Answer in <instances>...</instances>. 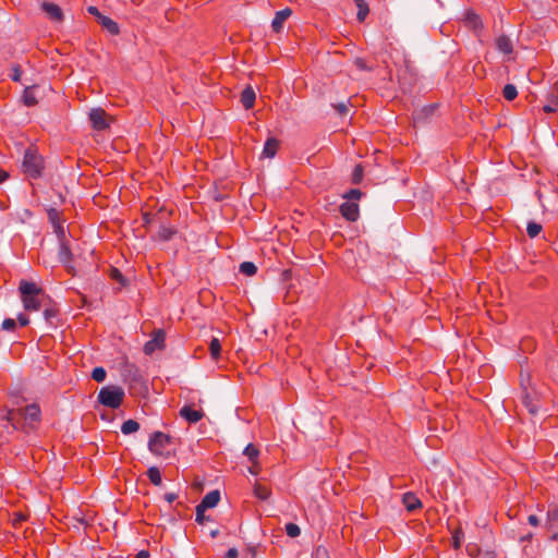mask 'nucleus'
Masks as SVG:
<instances>
[{
    "instance_id": "864d4df0",
    "label": "nucleus",
    "mask_w": 558,
    "mask_h": 558,
    "mask_svg": "<svg viewBox=\"0 0 558 558\" xmlns=\"http://www.w3.org/2000/svg\"><path fill=\"white\" fill-rule=\"evenodd\" d=\"M527 521L533 526H537L539 524V519L535 514H530Z\"/></svg>"
},
{
    "instance_id": "1a4fd4ad",
    "label": "nucleus",
    "mask_w": 558,
    "mask_h": 558,
    "mask_svg": "<svg viewBox=\"0 0 558 558\" xmlns=\"http://www.w3.org/2000/svg\"><path fill=\"white\" fill-rule=\"evenodd\" d=\"M340 214L348 221H356L360 217L359 205L354 202H344L339 207Z\"/></svg>"
},
{
    "instance_id": "e2e57ef3",
    "label": "nucleus",
    "mask_w": 558,
    "mask_h": 558,
    "mask_svg": "<svg viewBox=\"0 0 558 558\" xmlns=\"http://www.w3.org/2000/svg\"><path fill=\"white\" fill-rule=\"evenodd\" d=\"M218 534H219V531H218V530H213V531H210V536H211L213 538L217 537V536H218Z\"/></svg>"
},
{
    "instance_id": "a18cd8bd",
    "label": "nucleus",
    "mask_w": 558,
    "mask_h": 558,
    "mask_svg": "<svg viewBox=\"0 0 558 558\" xmlns=\"http://www.w3.org/2000/svg\"><path fill=\"white\" fill-rule=\"evenodd\" d=\"M523 402L525 407L529 409L530 413L535 414L537 412V408L534 404H532L531 398L527 392L523 396Z\"/></svg>"
},
{
    "instance_id": "b1692460",
    "label": "nucleus",
    "mask_w": 558,
    "mask_h": 558,
    "mask_svg": "<svg viewBox=\"0 0 558 558\" xmlns=\"http://www.w3.org/2000/svg\"><path fill=\"white\" fill-rule=\"evenodd\" d=\"M254 495L256 498L260 499V500H268V498L270 497L271 495V492L268 487L259 484V483H255L254 485Z\"/></svg>"
},
{
    "instance_id": "c756f323",
    "label": "nucleus",
    "mask_w": 558,
    "mask_h": 558,
    "mask_svg": "<svg viewBox=\"0 0 558 558\" xmlns=\"http://www.w3.org/2000/svg\"><path fill=\"white\" fill-rule=\"evenodd\" d=\"M239 270L245 276H254L257 272V267L252 262H243L240 264Z\"/></svg>"
},
{
    "instance_id": "bf43d9fd",
    "label": "nucleus",
    "mask_w": 558,
    "mask_h": 558,
    "mask_svg": "<svg viewBox=\"0 0 558 558\" xmlns=\"http://www.w3.org/2000/svg\"><path fill=\"white\" fill-rule=\"evenodd\" d=\"M8 177V173L0 168V183H2Z\"/></svg>"
},
{
    "instance_id": "a878e982",
    "label": "nucleus",
    "mask_w": 558,
    "mask_h": 558,
    "mask_svg": "<svg viewBox=\"0 0 558 558\" xmlns=\"http://www.w3.org/2000/svg\"><path fill=\"white\" fill-rule=\"evenodd\" d=\"M548 529L555 530L558 527V506L550 508L547 512Z\"/></svg>"
},
{
    "instance_id": "680f3d73",
    "label": "nucleus",
    "mask_w": 558,
    "mask_h": 558,
    "mask_svg": "<svg viewBox=\"0 0 558 558\" xmlns=\"http://www.w3.org/2000/svg\"><path fill=\"white\" fill-rule=\"evenodd\" d=\"M353 2L355 3L356 7H360L364 3H366L365 0H353Z\"/></svg>"
},
{
    "instance_id": "393cba45",
    "label": "nucleus",
    "mask_w": 558,
    "mask_h": 558,
    "mask_svg": "<svg viewBox=\"0 0 558 558\" xmlns=\"http://www.w3.org/2000/svg\"><path fill=\"white\" fill-rule=\"evenodd\" d=\"M243 454L245 457H247L248 461H251L254 465L257 464V458L259 456V450L253 444H248L244 448Z\"/></svg>"
},
{
    "instance_id": "6ab92c4d",
    "label": "nucleus",
    "mask_w": 558,
    "mask_h": 558,
    "mask_svg": "<svg viewBox=\"0 0 558 558\" xmlns=\"http://www.w3.org/2000/svg\"><path fill=\"white\" fill-rule=\"evenodd\" d=\"M98 23L106 29L108 31L111 35H117L119 34L120 32V28H119V25L117 22H114L112 19H110L109 16H106V15H102L99 20H98Z\"/></svg>"
},
{
    "instance_id": "9b49d317",
    "label": "nucleus",
    "mask_w": 558,
    "mask_h": 558,
    "mask_svg": "<svg viewBox=\"0 0 558 558\" xmlns=\"http://www.w3.org/2000/svg\"><path fill=\"white\" fill-rule=\"evenodd\" d=\"M180 416L187 421L190 424H195L202 420L204 413L202 411L194 410L190 405H184L180 410Z\"/></svg>"
},
{
    "instance_id": "7ed1b4c3",
    "label": "nucleus",
    "mask_w": 558,
    "mask_h": 558,
    "mask_svg": "<svg viewBox=\"0 0 558 558\" xmlns=\"http://www.w3.org/2000/svg\"><path fill=\"white\" fill-rule=\"evenodd\" d=\"M122 376L125 383L129 384L131 389H136L140 392L147 390L143 375L140 369L133 364H126L123 368Z\"/></svg>"
},
{
    "instance_id": "79ce46f5",
    "label": "nucleus",
    "mask_w": 558,
    "mask_h": 558,
    "mask_svg": "<svg viewBox=\"0 0 558 558\" xmlns=\"http://www.w3.org/2000/svg\"><path fill=\"white\" fill-rule=\"evenodd\" d=\"M3 420H5L14 429L20 428V423L15 420L13 410H9Z\"/></svg>"
},
{
    "instance_id": "72a5a7b5",
    "label": "nucleus",
    "mask_w": 558,
    "mask_h": 558,
    "mask_svg": "<svg viewBox=\"0 0 558 558\" xmlns=\"http://www.w3.org/2000/svg\"><path fill=\"white\" fill-rule=\"evenodd\" d=\"M364 177V169L362 165H356L354 167V170L352 172V183L353 184H360Z\"/></svg>"
},
{
    "instance_id": "2f4dec72",
    "label": "nucleus",
    "mask_w": 558,
    "mask_h": 558,
    "mask_svg": "<svg viewBox=\"0 0 558 558\" xmlns=\"http://www.w3.org/2000/svg\"><path fill=\"white\" fill-rule=\"evenodd\" d=\"M209 351L213 359L217 360L220 356L221 344L217 338H213L209 343Z\"/></svg>"
},
{
    "instance_id": "a211bd4d",
    "label": "nucleus",
    "mask_w": 558,
    "mask_h": 558,
    "mask_svg": "<svg viewBox=\"0 0 558 558\" xmlns=\"http://www.w3.org/2000/svg\"><path fill=\"white\" fill-rule=\"evenodd\" d=\"M496 47L505 54H510L513 51L512 40L507 35H501L496 39Z\"/></svg>"
},
{
    "instance_id": "20e7f679",
    "label": "nucleus",
    "mask_w": 558,
    "mask_h": 558,
    "mask_svg": "<svg viewBox=\"0 0 558 558\" xmlns=\"http://www.w3.org/2000/svg\"><path fill=\"white\" fill-rule=\"evenodd\" d=\"M171 437L162 432H155L148 440V449L153 454L161 456L163 449L170 444Z\"/></svg>"
},
{
    "instance_id": "a19ab883",
    "label": "nucleus",
    "mask_w": 558,
    "mask_h": 558,
    "mask_svg": "<svg viewBox=\"0 0 558 558\" xmlns=\"http://www.w3.org/2000/svg\"><path fill=\"white\" fill-rule=\"evenodd\" d=\"M110 277H111V279H113V280H116V281L120 282L122 286H125V284H126V280H125V278H124V276H123V275H122V272H121L119 269H117V268H112V269L110 270Z\"/></svg>"
},
{
    "instance_id": "5fc2aeb1",
    "label": "nucleus",
    "mask_w": 558,
    "mask_h": 558,
    "mask_svg": "<svg viewBox=\"0 0 558 558\" xmlns=\"http://www.w3.org/2000/svg\"><path fill=\"white\" fill-rule=\"evenodd\" d=\"M238 556H239V553H238L236 548H229L226 554V558H238Z\"/></svg>"
},
{
    "instance_id": "49530a36",
    "label": "nucleus",
    "mask_w": 558,
    "mask_h": 558,
    "mask_svg": "<svg viewBox=\"0 0 558 558\" xmlns=\"http://www.w3.org/2000/svg\"><path fill=\"white\" fill-rule=\"evenodd\" d=\"M333 108L337 110V112L340 116H345L349 111V107L345 102H339V104L335 105Z\"/></svg>"
},
{
    "instance_id": "09e8293b",
    "label": "nucleus",
    "mask_w": 558,
    "mask_h": 558,
    "mask_svg": "<svg viewBox=\"0 0 558 558\" xmlns=\"http://www.w3.org/2000/svg\"><path fill=\"white\" fill-rule=\"evenodd\" d=\"M87 12L89 14L96 16L97 20H99L102 16V14L99 12V10L96 7H94V5L88 7L87 8Z\"/></svg>"
},
{
    "instance_id": "f257e3e1",
    "label": "nucleus",
    "mask_w": 558,
    "mask_h": 558,
    "mask_svg": "<svg viewBox=\"0 0 558 558\" xmlns=\"http://www.w3.org/2000/svg\"><path fill=\"white\" fill-rule=\"evenodd\" d=\"M124 398V390L120 386H105L102 387L97 396V400L100 404L110 409H118L121 407Z\"/></svg>"
},
{
    "instance_id": "4468645a",
    "label": "nucleus",
    "mask_w": 558,
    "mask_h": 558,
    "mask_svg": "<svg viewBox=\"0 0 558 558\" xmlns=\"http://www.w3.org/2000/svg\"><path fill=\"white\" fill-rule=\"evenodd\" d=\"M178 233L177 228L170 227L167 225H160L158 232L153 236L154 240H158L161 242H168L172 240V238Z\"/></svg>"
},
{
    "instance_id": "ea45409f",
    "label": "nucleus",
    "mask_w": 558,
    "mask_h": 558,
    "mask_svg": "<svg viewBox=\"0 0 558 558\" xmlns=\"http://www.w3.org/2000/svg\"><path fill=\"white\" fill-rule=\"evenodd\" d=\"M363 193L359 189H351L349 190L344 195L343 198L348 199L350 202L351 199H360L362 197Z\"/></svg>"
},
{
    "instance_id": "3c124183",
    "label": "nucleus",
    "mask_w": 558,
    "mask_h": 558,
    "mask_svg": "<svg viewBox=\"0 0 558 558\" xmlns=\"http://www.w3.org/2000/svg\"><path fill=\"white\" fill-rule=\"evenodd\" d=\"M461 533L460 532H456L454 535H453V546L454 548H459L460 545H461Z\"/></svg>"
},
{
    "instance_id": "5701e85b",
    "label": "nucleus",
    "mask_w": 558,
    "mask_h": 558,
    "mask_svg": "<svg viewBox=\"0 0 558 558\" xmlns=\"http://www.w3.org/2000/svg\"><path fill=\"white\" fill-rule=\"evenodd\" d=\"M22 101L27 107H33L37 104V99L34 95L33 87H31V86L25 87L24 93L22 95Z\"/></svg>"
},
{
    "instance_id": "4c0bfd02",
    "label": "nucleus",
    "mask_w": 558,
    "mask_h": 558,
    "mask_svg": "<svg viewBox=\"0 0 558 558\" xmlns=\"http://www.w3.org/2000/svg\"><path fill=\"white\" fill-rule=\"evenodd\" d=\"M57 316H58V310H56L53 307H49L44 311L45 320L47 323H49L50 325L53 324V318H56Z\"/></svg>"
},
{
    "instance_id": "ddd939ff",
    "label": "nucleus",
    "mask_w": 558,
    "mask_h": 558,
    "mask_svg": "<svg viewBox=\"0 0 558 558\" xmlns=\"http://www.w3.org/2000/svg\"><path fill=\"white\" fill-rule=\"evenodd\" d=\"M292 14V10L289 8H284L280 11H277L275 17L271 22V27L276 33H279L282 27L284 21Z\"/></svg>"
},
{
    "instance_id": "69168bd1",
    "label": "nucleus",
    "mask_w": 558,
    "mask_h": 558,
    "mask_svg": "<svg viewBox=\"0 0 558 558\" xmlns=\"http://www.w3.org/2000/svg\"><path fill=\"white\" fill-rule=\"evenodd\" d=\"M551 539L553 541H558V533H554V535L551 536Z\"/></svg>"
},
{
    "instance_id": "f8f14e48",
    "label": "nucleus",
    "mask_w": 558,
    "mask_h": 558,
    "mask_svg": "<svg viewBox=\"0 0 558 558\" xmlns=\"http://www.w3.org/2000/svg\"><path fill=\"white\" fill-rule=\"evenodd\" d=\"M219 500H220V492L215 489V490L207 493L197 506H199L202 509L207 510V509L215 508L218 505Z\"/></svg>"
},
{
    "instance_id": "bb28decb",
    "label": "nucleus",
    "mask_w": 558,
    "mask_h": 558,
    "mask_svg": "<svg viewBox=\"0 0 558 558\" xmlns=\"http://www.w3.org/2000/svg\"><path fill=\"white\" fill-rule=\"evenodd\" d=\"M435 108H436V106L430 105V106H426V107L422 108L421 110L416 111L413 117L414 122L423 121L425 118L433 114Z\"/></svg>"
},
{
    "instance_id": "aec40b11",
    "label": "nucleus",
    "mask_w": 558,
    "mask_h": 558,
    "mask_svg": "<svg viewBox=\"0 0 558 558\" xmlns=\"http://www.w3.org/2000/svg\"><path fill=\"white\" fill-rule=\"evenodd\" d=\"M403 504L409 511H414L422 507L421 500L412 493L404 494Z\"/></svg>"
},
{
    "instance_id": "4be33fe9",
    "label": "nucleus",
    "mask_w": 558,
    "mask_h": 558,
    "mask_svg": "<svg viewBox=\"0 0 558 558\" xmlns=\"http://www.w3.org/2000/svg\"><path fill=\"white\" fill-rule=\"evenodd\" d=\"M140 423L135 420H128L121 425V432L123 435H130L136 433L140 429Z\"/></svg>"
},
{
    "instance_id": "c03bdc74",
    "label": "nucleus",
    "mask_w": 558,
    "mask_h": 558,
    "mask_svg": "<svg viewBox=\"0 0 558 558\" xmlns=\"http://www.w3.org/2000/svg\"><path fill=\"white\" fill-rule=\"evenodd\" d=\"M22 76V70L19 64L12 65V73L10 74V77L14 82H20Z\"/></svg>"
},
{
    "instance_id": "f03ea898",
    "label": "nucleus",
    "mask_w": 558,
    "mask_h": 558,
    "mask_svg": "<svg viewBox=\"0 0 558 558\" xmlns=\"http://www.w3.org/2000/svg\"><path fill=\"white\" fill-rule=\"evenodd\" d=\"M22 167L28 178L38 179L43 173L44 160L35 150L28 148L24 153Z\"/></svg>"
},
{
    "instance_id": "412c9836",
    "label": "nucleus",
    "mask_w": 558,
    "mask_h": 558,
    "mask_svg": "<svg viewBox=\"0 0 558 558\" xmlns=\"http://www.w3.org/2000/svg\"><path fill=\"white\" fill-rule=\"evenodd\" d=\"M43 300H44V298H41V296H28V298L22 299L24 308L26 311H38L41 306Z\"/></svg>"
},
{
    "instance_id": "de8ad7c7",
    "label": "nucleus",
    "mask_w": 558,
    "mask_h": 558,
    "mask_svg": "<svg viewBox=\"0 0 558 558\" xmlns=\"http://www.w3.org/2000/svg\"><path fill=\"white\" fill-rule=\"evenodd\" d=\"M17 323L20 324L21 327H25L29 324V318L25 314L20 313L17 315Z\"/></svg>"
},
{
    "instance_id": "7c9ffc66",
    "label": "nucleus",
    "mask_w": 558,
    "mask_h": 558,
    "mask_svg": "<svg viewBox=\"0 0 558 558\" xmlns=\"http://www.w3.org/2000/svg\"><path fill=\"white\" fill-rule=\"evenodd\" d=\"M542 229L543 228L539 223L530 221L526 226V233L531 239H534L541 233Z\"/></svg>"
},
{
    "instance_id": "37998d69",
    "label": "nucleus",
    "mask_w": 558,
    "mask_h": 558,
    "mask_svg": "<svg viewBox=\"0 0 558 558\" xmlns=\"http://www.w3.org/2000/svg\"><path fill=\"white\" fill-rule=\"evenodd\" d=\"M548 100L558 107V82L551 87L548 94Z\"/></svg>"
},
{
    "instance_id": "c85d7f7f",
    "label": "nucleus",
    "mask_w": 558,
    "mask_h": 558,
    "mask_svg": "<svg viewBox=\"0 0 558 558\" xmlns=\"http://www.w3.org/2000/svg\"><path fill=\"white\" fill-rule=\"evenodd\" d=\"M502 96L506 100L512 101L518 96V89L513 84H507L504 86Z\"/></svg>"
},
{
    "instance_id": "603ef678",
    "label": "nucleus",
    "mask_w": 558,
    "mask_h": 558,
    "mask_svg": "<svg viewBox=\"0 0 558 558\" xmlns=\"http://www.w3.org/2000/svg\"><path fill=\"white\" fill-rule=\"evenodd\" d=\"M163 498L167 502L172 504L178 498V495L175 493H167Z\"/></svg>"
},
{
    "instance_id": "cd10ccee",
    "label": "nucleus",
    "mask_w": 558,
    "mask_h": 558,
    "mask_svg": "<svg viewBox=\"0 0 558 558\" xmlns=\"http://www.w3.org/2000/svg\"><path fill=\"white\" fill-rule=\"evenodd\" d=\"M147 476L149 478V481L155 485V486H159L161 485V482H162V478H161V473L159 471V469L157 466H150L148 470H147Z\"/></svg>"
},
{
    "instance_id": "052dcab7",
    "label": "nucleus",
    "mask_w": 558,
    "mask_h": 558,
    "mask_svg": "<svg viewBox=\"0 0 558 558\" xmlns=\"http://www.w3.org/2000/svg\"><path fill=\"white\" fill-rule=\"evenodd\" d=\"M531 538H532V534L530 533V534H527L525 536H522L521 537V542L530 541Z\"/></svg>"
},
{
    "instance_id": "473e14b6",
    "label": "nucleus",
    "mask_w": 558,
    "mask_h": 558,
    "mask_svg": "<svg viewBox=\"0 0 558 558\" xmlns=\"http://www.w3.org/2000/svg\"><path fill=\"white\" fill-rule=\"evenodd\" d=\"M107 371L102 366H97L92 372V378L97 383H102L106 379Z\"/></svg>"
},
{
    "instance_id": "58836bf2",
    "label": "nucleus",
    "mask_w": 558,
    "mask_h": 558,
    "mask_svg": "<svg viewBox=\"0 0 558 558\" xmlns=\"http://www.w3.org/2000/svg\"><path fill=\"white\" fill-rule=\"evenodd\" d=\"M16 320L13 318H5L1 324V328L5 331H14L16 329Z\"/></svg>"
},
{
    "instance_id": "39448f33",
    "label": "nucleus",
    "mask_w": 558,
    "mask_h": 558,
    "mask_svg": "<svg viewBox=\"0 0 558 558\" xmlns=\"http://www.w3.org/2000/svg\"><path fill=\"white\" fill-rule=\"evenodd\" d=\"M20 413L24 420L23 428H33L34 424L40 421L41 412L39 405L36 403L26 405Z\"/></svg>"
},
{
    "instance_id": "c9c22d12",
    "label": "nucleus",
    "mask_w": 558,
    "mask_h": 558,
    "mask_svg": "<svg viewBox=\"0 0 558 558\" xmlns=\"http://www.w3.org/2000/svg\"><path fill=\"white\" fill-rule=\"evenodd\" d=\"M206 509H202L199 506H196V518L195 521L198 524H204L206 521H210L209 515H205Z\"/></svg>"
},
{
    "instance_id": "e433bc0d",
    "label": "nucleus",
    "mask_w": 558,
    "mask_h": 558,
    "mask_svg": "<svg viewBox=\"0 0 558 558\" xmlns=\"http://www.w3.org/2000/svg\"><path fill=\"white\" fill-rule=\"evenodd\" d=\"M369 13V9H368V4L367 3H364L360 7H357V14H356V19L359 22H363L366 16L368 15Z\"/></svg>"
},
{
    "instance_id": "4d7b16f0",
    "label": "nucleus",
    "mask_w": 558,
    "mask_h": 558,
    "mask_svg": "<svg viewBox=\"0 0 558 558\" xmlns=\"http://www.w3.org/2000/svg\"><path fill=\"white\" fill-rule=\"evenodd\" d=\"M149 553L147 550H140L137 554H136V558H149Z\"/></svg>"
},
{
    "instance_id": "0e129e2a",
    "label": "nucleus",
    "mask_w": 558,
    "mask_h": 558,
    "mask_svg": "<svg viewBox=\"0 0 558 558\" xmlns=\"http://www.w3.org/2000/svg\"><path fill=\"white\" fill-rule=\"evenodd\" d=\"M248 471H250V473H252V474H254V475H256V474H257V472H256V470H255V468H254V466L248 468Z\"/></svg>"
},
{
    "instance_id": "8fccbe9b",
    "label": "nucleus",
    "mask_w": 558,
    "mask_h": 558,
    "mask_svg": "<svg viewBox=\"0 0 558 558\" xmlns=\"http://www.w3.org/2000/svg\"><path fill=\"white\" fill-rule=\"evenodd\" d=\"M558 109V107H556V105L551 104L549 101V104L545 105L543 107V110L546 112V113H553V112H556Z\"/></svg>"
},
{
    "instance_id": "dca6fc26",
    "label": "nucleus",
    "mask_w": 558,
    "mask_h": 558,
    "mask_svg": "<svg viewBox=\"0 0 558 558\" xmlns=\"http://www.w3.org/2000/svg\"><path fill=\"white\" fill-rule=\"evenodd\" d=\"M279 141L275 137H269L265 144L262 151L260 157L263 158H274L277 154L279 147Z\"/></svg>"
},
{
    "instance_id": "6e6552de",
    "label": "nucleus",
    "mask_w": 558,
    "mask_h": 558,
    "mask_svg": "<svg viewBox=\"0 0 558 558\" xmlns=\"http://www.w3.org/2000/svg\"><path fill=\"white\" fill-rule=\"evenodd\" d=\"M58 236H59V240H60V244H59V252H58V257H59V260L68 267V264L71 262L72 259V252H71V248L70 246L65 243V241L63 240L64 238V230L62 227H59L58 228Z\"/></svg>"
},
{
    "instance_id": "f704fd0d",
    "label": "nucleus",
    "mask_w": 558,
    "mask_h": 558,
    "mask_svg": "<svg viewBox=\"0 0 558 558\" xmlns=\"http://www.w3.org/2000/svg\"><path fill=\"white\" fill-rule=\"evenodd\" d=\"M284 531L287 535L292 538L298 537L301 534L300 526L292 522L286 524Z\"/></svg>"
},
{
    "instance_id": "423d86ee",
    "label": "nucleus",
    "mask_w": 558,
    "mask_h": 558,
    "mask_svg": "<svg viewBox=\"0 0 558 558\" xmlns=\"http://www.w3.org/2000/svg\"><path fill=\"white\" fill-rule=\"evenodd\" d=\"M166 335L161 329H157L154 336L144 345L145 354H153L156 350H161L165 347Z\"/></svg>"
},
{
    "instance_id": "6e6d98bb",
    "label": "nucleus",
    "mask_w": 558,
    "mask_h": 558,
    "mask_svg": "<svg viewBox=\"0 0 558 558\" xmlns=\"http://www.w3.org/2000/svg\"><path fill=\"white\" fill-rule=\"evenodd\" d=\"M151 221H153V217L150 214H148V213L143 214L144 226H148Z\"/></svg>"
},
{
    "instance_id": "9d476101",
    "label": "nucleus",
    "mask_w": 558,
    "mask_h": 558,
    "mask_svg": "<svg viewBox=\"0 0 558 558\" xmlns=\"http://www.w3.org/2000/svg\"><path fill=\"white\" fill-rule=\"evenodd\" d=\"M19 289H20L22 299L28 298V296H41V298L46 296L45 293L43 292V290L39 287H37V284L34 282L21 281Z\"/></svg>"
},
{
    "instance_id": "f3484780",
    "label": "nucleus",
    "mask_w": 558,
    "mask_h": 558,
    "mask_svg": "<svg viewBox=\"0 0 558 558\" xmlns=\"http://www.w3.org/2000/svg\"><path fill=\"white\" fill-rule=\"evenodd\" d=\"M256 99V95L254 89L251 86H247L241 93V104L245 109H251L254 106Z\"/></svg>"
},
{
    "instance_id": "13d9d810",
    "label": "nucleus",
    "mask_w": 558,
    "mask_h": 558,
    "mask_svg": "<svg viewBox=\"0 0 558 558\" xmlns=\"http://www.w3.org/2000/svg\"><path fill=\"white\" fill-rule=\"evenodd\" d=\"M469 20L474 26H476V24L478 23V16L474 13L469 15Z\"/></svg>"
},
{
    "instance_id": "2eb2a0df",
    "label": "nucleus",
    "mask_w": 558,
    "mask_h": 558,
    "mask_svg": "<svg viewBox=\"0 0 558 558\" xmlns=\"http://www.w3.org/2000/svg\"><path fill=\"white\" fill-rule=\"evenodd\" d=\"M41 7L52 21L61 22L63 20V12L58 4L52 2H43Z\"/></svg>"
},
{
    "instance_id": "0eeeda50",
    "label": "nucleus",
    "mask_w": 558,
    "mask_h": 558,
    "mask_svg": "<svg viewBox=\"0 0 558 558\" xmlns=\"http://www.w3.org/2000/svg\"><path fill=\"white\" fill-rule=\"evenodd\" d=\"M88 118L93 129L96 131H104L109 126L106 120V112L101 108L92 109L89 111Z\"/></svg>"
}]
</instances>
